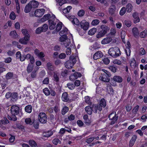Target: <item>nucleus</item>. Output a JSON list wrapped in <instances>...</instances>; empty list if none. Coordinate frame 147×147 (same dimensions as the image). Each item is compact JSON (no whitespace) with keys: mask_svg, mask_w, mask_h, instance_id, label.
Segmentation results:
<instances>
[{"mask_svg":"<svg viewBox=\"0 0 147 147\" xmlns=\"http://www.w3.org/2000/svg\"><path fill=\"white\" fill-rule=\"evenodd\" d=\"M11 112L13 117L11 118L10 116H9L8 117V118L9 119L13 121H16L17 119L16 115H17L21 117L22 115V113L21 110L20 109L19 107L16 105H13L11 106Z\"/></svg>","mask_w":147,"mask_h":147,"instance_id":"f257e3e1","label":"nucleus"},{"mask_svg":"<svg viewBox=\"0 0 147 147\" xmlns=\"http://www.w3.org/2000/svg\"><path fill=\"white\" fill-rule=\"evenodd\" d=\"M108 53L112 57H116L121 55L119 49L117 47H112L109 50Z\"/></svg>","mask_w":147,"mask_h":147,"instance_id":"f03ea898","label":"nucleus"},{"mask_svg":"<svg viewBox=\"0 0 147 147\" xmlns=\"http://www.w3.org/2000/svg\"><path fill=\"white\" fill-rule=\"evenodd\" d=\"M76 62V57L73 55H71L69 57V60L65 63V67L67 68L71 69L73 67Z\"/></svg>","mask_w":147,"mask_h":147,"instance_id":"7ed1b4c3","label":"nucleus"},{"mask_svg":"<svg viewBox=\"0 0 147 147\" xmlns=\"http://www.w3.org/2000/svg\"><path fill=\"white\" fill-rule=\"evenodd\" d=\"M100 28L102 30L98 32L96 36V37L98 38L103 37L107 33V30H108V27L104 25H101Z\"/></svg>","mask_w":147,"mask_h":147,"instance_id":"20e7f679","label":"nucleus"},{"mask_svg":"<svg viewBox=\"0 0 147 147\" xmlns=\"http://www.w3.org/2000/svg\"><path fill=\"white\" fill-rule=\"evenodd\" d=\"M109 118L111 120V124L113 125L116 123L118 119V116L115 112H113L109 115Z\"/></svg>","mask_w":147,"mask_h":147,"instance_id":"39448f33","label":"nucleus"},{"mask_svg":"<svg viewBox=\"0 0 147 147\" xmlns=\"http://www.w3.org/2000/svg\"><path fill=\"white\" fill-rule=\"evenodd\" d=\"M38 3L35 1L32 0L25 7V9H30L32 8H36L38 5Z\"/></svg>","mask_w":147,"mask_h":147,"instance_id":"423d86ee","label":"nucleus"},{"mask_svg":"<svg viewBox=\"0 0 147 147\" xmlns=\"http://www.w3.org/2000/svg\"><path fill=\"white\" fill-rule=\"evenodd\" d=\"M59 38V40L61 42H64V45L65 47L69 46L70 43V39L68 38L66 35L61 36Z\"/></svg>","mask_w":147,"mask_h":147,"instance_id":"0eeeda50","label":"nucleus"},{"mask_svg":"<svg viewBox=\"0 0 147 147\" xmlns=\"http://www.w3.org/2000/svg\"><path fill=\"white\" fill-rule=\"evenodd\" d=\"M38 119L42 123H45L47 121V118L45 114L43 112L40 113L38 115Z\"/></svg>","mask_w":147,"mask_h":147,"instance_id":"6e6552de","label":"nucleus"},{"mask_svg":"<svg viewBox=\"0 0 147 147\" xmlns=\"http://www.w3.org/2000/svg\"><path fill=\"white\" fill-rule=\"evenodd\" d=\"M60 11L68 18L70 19L73 17L71 10H60Z\"/></svg>","mask_w":147,"mask_h":147,"instance_id":"1a4fd4ad","label":"nucleus"},{"mask_svg":"<svg viewBox=\"0 0 147 147\" xmlns=\"http://www.w3.org/2000/svg\"><path fill=\"white\" fill-rule=\"evenodd\" d=\"M81 27L84 30H87L89 26V23L85 20H82L80 23Z\"/></svg>","mask_w":147,"mask_h":147,"instance_id":"9d476101","label":"nucleus"},{"mask_svg":"<svg viewBox=\"0 0 147 147\" xmlns=\"http://www.w3.org/2000/svg\"><path fill=\"white\" fill-rule=\"evenodd\" d=\"M30 37V35L28 34L27 35L25 36L24 38H20L19 39V42L23 44L26 45L29 40Z\"/></svg>","mask_w":147,"mask_h":147,"instance_id":"9b49d317","label":"nucleus"},{"mask_svg":"<svg viewBox=\"0 0 147 147\" xmlns=\"http://www.w3.org/2000/svg\"><path fill=\"white\" fill-rule=\"evenodd\" d=\"M45 10H36L34 13L30 14V16H35L36 17L42 16L44 13Z\"/></svg>","mask_w":147,"mask_h":147,"instance_id":"f8f14e48","label":"nucleus"},{"mask_svg":"<svg viewBox=\"0 0 147 147\" xmlns=\"http://www.w3.org/2000/svg\"><path fill=\"white\" fill-rule=\"evenodd\" d=\"M34 53L42 61H45V59L43 58L45 57V55L43 52H40L38 49H36L34 50Z\"/></svg>","mask_w":147,"mask_h":147,"instance_id":"ddd939ff","label":"nucleus"},{"mask_svg":"<svg viewBox=\"0 0 147 147\" xmlns=\"http://www.w3.org/2000/svg\"><path fill=\"white\" fill-rule=\"evenodd\" d=\"M81 76V74L80 73L75 72L73 75H71L69 76V78L71 81H73L77 79L78 78L80 77Z\"/></svg>","mask_w":147,"mask_h":147,"instance_id":"4468645a","label":"nucleus"},{"mask_svg":"<svg viewBox=\"0 0 147 147\" xmlns=\"http://www.w3.org/2000/svg\"><path fill=\"white\" fill-rule=\"evenodd\" d=\"M49 18H53V19H55V15L53 14L52 15V16L51 17L50 14H47L44 15L43 17L40 19V21L41 22H44L48 20Z\"/></svg>","mask_w":147,"mask_h":147,"instance_id":"2eb2a0df","label":"nucleus"},{"mask_svg":"<svg viewBox=\"0 0 147 147\" xmlns=\"http://www.w3.org/2000/svg\"><path fill=\"white\" fill-rule=\"evenodd\" d=\"M9 123V121L7 119L1 120L0 121V127L2 129L5 130L6 129V127L4 125Z\"/></svg>","mask_w":147,"mask_h":147,"instance_id":"dca6fc26","label":"nucleus"},{"mask_svg":"<svg viewBox=\"0 0 147 147\" xmlns=\"http://www.w3.org/2000/svg\"><path fill=\"white\" fill-rule=\"evenodd\" d=\"M126 47L125 49V52L127 56H129L130 55L131 51L130 50V44L129 41L127 42L126 44L125 45Z\"/></svg>","mask_w":147,"mask_h":147,"instance_id":"f3484780","label":"nucleus"},{"mask_svg":"<svg viewBox=\"0 0 147 147\" xmlns=\"http://www.w3.org/2000/svg\"><path fill=\"white\" fill-rule=\"evenodd\" d=\"M92 111L94 113H96L97 111H101L102 110V108L100 107L99 105H94L92 106Z\"/></svg>","mask_w":147,"mask_h":147,"instance_id":"a211bd4d","label":"nucleus"},{"mask_svg":"<svg viewBox=\"0 0 147 147\" xmlns=\"http://www.w3.org/2000/svg\"><path fill=\"white\" fill-rule=\"evenodd\" d=\"M103 56L102 53L100 51H98L96 52L94 55L93 59L95 60L99 59Z\"/></svg>","mask_w":147,"mask_h":147,"instance_id":"6ab92c4d","label":"nucleus"},{"mask_svg":"<svg viewBox=\"0 0 147 147\" xmlns=\"http://www.w3.org/2000/svg\"><path fill=\"white\" fill-rule=\"evenodd\" d=\"M137 138V136L136 135H134L132 136L129 143V146L130 147H132L134 145Z\"/></svg>","mask_w":147,"mask_h":147,"instance_id":"aec40b11","label":"nucleus"},{"mask_svg":"<svg viewBox=\"0 0 147 147\" xmlns=\"http://www.w3.org/2000/svg\"><path fill=\"white\" fill-rule=\"evenodd\" d=\"M16 59H19L21 61H24V57L23 55H21L20 52L18 51L17 52L16 54Z\"/></svg>","mask_w":147,"mask_h":147,"instance_id":"412c9836","label":"nucleus"},{"mask_svg":"<svg viewBox=\"0 0 147 147\" xmlns=\"http://www.w3.org/2000/svg\"><path fill=\"white\" fill-rule=\"evenodd\" d=\"M54 19H53L54 20H50L49 21V28L51 30H53L55 27L56 23L54 22L55 20Z\"/></svg>","mask_w":147,"mask_h":147,"instance_id":"4be33fe9","label":"nucleus"},{"mask_svg":"<svg viewBox=\"0 0 147 147\" xmlns=\"http://www.w3.org/2000/svg\"><path fill=\"white\" fill-rule=\"evenodd\" d=\"M112 40L111 37H107L104 38L101 41V43L102 45H105L110 43Z\"/></svg>","mask_w":147,"mask_h":147,"instance_id":"5701e85b","label":"nucleus"},{"mask_svg":"<svg viewBox=\"0 0 147 147\" xmlns=\"http://www.w3.org/2000/svg\"><path fill=\"white\" fill-rule=\"evenodd\" d=\"M133 16L134 18V22L136 23L139 22L140 21V19L138 16V14L136 13H135L133 14Z\"/></svg>","mask_w":147,"mask_h":147,"instance_id":"b1692460","label":"nucleus"},{"mask_svg":"<svg viewBox=\"0 0 147 147\" xmlns=\"http://www.w3.org/2000/svg\"><path fill=\"white\" fill-rule=\"evenodd\" d=\"M69 32L68 29L66 28H63L62 30L59 33L60 36L66 35Z\"/></svg>","mask_w":147,"mask_h":147,"instance_id":"393cba45","label":"nucleus"},{"mask_svg":"<svg viewBox=\"0 0 147 147\" xmlns=\"http://www.w3.org/2000/svg\"><path fill=\"white\" fill-rule=\"evenodd\" d=\"M25 121L26 124L31 125L34 122V119H31L30 118H28L25 119Z\"/></svg>","mask_w":147,"mask_h":147,"instance_id":"a878e982","label":"nucleus"},{"mask_svg":"<svg viewBox=\"0 0 147 147\" xmlns=\"http://www.w3.org/2000/svg\"><path fill=\"white\" fill-rule=\"evenodd\" d=\"M113 80L115 82L119 83L121 82L122 81V78L119 76H114Z\"/></svg>","mask_w":147,"mask_h":147,"instance_id":"bb28decb","label":"nucleus"},{"mask_svg":"<svg viewBox=\"0 0 147 147\" xmlns=\"http://www.w3.org/2000/svg\"><path fill=\"white\" fill-rule=\"evenodd\" d=\"M46 67H47V70L53 71L54 69V66L50 62H48L47 63Z\"/></svg>","mask_w":147,"mask_h":147,"instance_id":"cd10ccee","label":"nucleus"},{"mask_svg":"<svg viewBox=\"0 0 147 147\" xmlns=\"http://www.w3.org/2000/svg\"><path fill=\"white\" fill-rule=\"evenodd\" d=\"M68 94L66 92L63 93L61 97V99L63 101L65 102H67L68 100Z\"/></svg>","mask_w":147,"mask_h":147,"instance_id":"c85d7f7f","label":"nucleus"},{"mask_svg":"<svg viewBox=\"0 0 147 147\" xmlns=\"http://www.w3.org/2000/svg\"><path fill=\"white\" fill-rule=\"evenodd\" d=\"M53 134V132L51 131L44 132L43 133V136L45 137H49L52 136Z\"/></svg>","mask_w":147,"mask_h":147,"instance_id":"c756f323","label":"nucleus"},{"mask_svg":"<svg viewBox=\"0 0 147 147\" xmlns=\"http://www.w3.org/2000/svg\"><path fill=\"white\" fill-rule=\"evenodd\" d=\"M132 32L134 36H137L139 35V32L138 30L136 27H134L132 28Z\"/></svg>","mask_w":147,"mask_h":147,"instance_id":"7c9ffc66","label":"nucleus"},{"mask_svg":"<svg viewBox=\"0 0 147 147\" xmlns=\"http://www.w3.org/2000/svg\"><path fill=\"white\" fill-rule=\"evenodd\" d=\"M9 35L12 37L15 38H17L18 37V35L15 30L11 31Z\"/></svg>","mask_w":147,"mask_h":147,"instance_id":"2f4dec72","label":"nucleus"},{"mask_svg":"<svg viewBox=\"0 0 147 147\" xmlns=\"http://www.w3.org/2000/svg\"><path fill=\"white\" fill-rule=\"evenodd\" d=\"M85 110L87 113L91 115L92 113V109L90 106L86 107L85 108Z\"/></svg>","mask_w":147,"mask_h":147,"instance_id":"473e14b6","label":"nucleus"},{"mask_svg":"<svg viewBox=\"0 0 147 147\" xmlns=\"http://www.w3.org/2000/svg\"><path fill=\"white\" fill-rule=\"evenodd\" d=\"M130 63L131 66L132 68H135L136 67V61L134 58H132L130 62Z\"/></svg>","mask_w":147,"mask_h":147,"instance_id":"72a5a7b5","label":"nucleus"},{"mask_svg":"<svg viewBox=\"0 0 147 147\" xmlns=\"http://www.w3.org/2000/svg\"><path fill=\"white\" fill-rule=\"evenodd\" d=\"M99 105H100L101 108H102V107H105L106 105V102L104 98L101 99L100 101Z\"/></svg>","mask_w":147,"mask_h":147,"instance_id":"f704fd0d","label":"nucleus"},{"mask_svg":"<svg viewBox=\"0 0 147 147\" xmlns=\"http://www.w3.org/2000/svg\"><path fill=\"white\" fill-rule=\"evenodd\" d=\"M96 31V29L95 28H93L90 30L88 32V34L89 35H93L95 34Z\"/></svg>","mask_w":147,"mask_h":147,"instance_id":"c9c22d12","label":"nucleus"},{"mask_svg":"<svg viewBox=\"0 0 147 147\" xmlns=\"http://www.w3.org/2000/svg\"><path fill=\"white\" fill-rule=\"evenodd\" d=\"M32 106L30 105H28L25 108V111L28 113H31L32 111Z\"/></svg>","mask_w":147,"mask_h":147,"instance_id":"e433bc0d","label":"nucleus"},{"mask_svg":"<svg viewBox=\"0 0 147 147\" xmlns=\"http://www.w3.org/2000/svg\"><path fill=\"white\" fill-rule=\"evenodd\" d=\"M146 53V52L143 48H140L139 50V55L142 56L145 55Z\"/></svg>","mask_w":147,"mask_h":147,"instance_id":"4c0bfd02","label":"nucleus"},{"mask_svg":"<svg viewBox=\"0 0 147 147\" xmlns=\"http://www.w3.org/2000/svg\"><path fill=\"white\" fill-rule=\"evenodd\" d=\"M99 47L98 46V45L97 43L94 44L90 46L89 49L91 51H93L94 50L98 49Z\"/></svg>","mask_w":147,"mask_h":147,"instance_id":"58836bf2","label":"nucleus"},{"mask_svg":"<svg viewBox=\"0 0 147 147\" xmlns=\"http://www.w3.org/2000/svg\"><path fill=\"white\" fill-rule=\"evenodd\" d=\"M53 80L56 82H58L59 80V75L57 72H54Z\"/></svg>","mask_w":147,"mask_h":147,"instance_id":"ea45409f","label":"nucleus"},{"mask_svg":"<svg viewBox=\"0 0 147 147\" xmlns=\"http://www.w3.org/2000/svg\"><path fill=\"white\" fill-rule=\"evenodd\" d=\"M147 34V30H144L143 31L140 32V36L142 38L145 37Z\"/></svg>","mask_w":147,"mask_h":147,"instance_id":"a19ab883","label":"nucleus"},{"mask_svg":"<svg viewBox=\"0 0 147 147\" xmlns=\"http://www.w3.org/2000/svg\"><path fill=\"white\" fill-rule=\"evenodd\" d=\"M63 24L62 22H59L57 24L56 27V31L58 32L62 28Z\"/></svg>","mask_w":147,"mask_h":147,"instance_id":"79ce46f5","label":"nucleus"},{"mask_svg":"<svg viewBox=\"0 0 147 147\" xmlns=\"http://www.w3.org/2000/svg\"><path fill=\"white\" fill-rule=\"evenodd\" d=\"M69 111V108L67 106H65L61 110V113L63 115H64Z\"/></svg>","mask_w":147,"mask_h":147,"instance_id":"37998d69","label":"nucleus"},{"mask_svg":"<svg viewBox=\"0 0 147 147\" xmlns=\"http://www.w3.org/2000/svg\"><path fill=\"white\" fill-rule=\"evenodd\" d=\"M100 22V21L98 20L95 19L93 20L91 23V24L93 26H95L98 25Z\"/></svg>","mask_w":147,"mask_h":147,"instance_id":"c03bdc74","label":"nucleus"},{"mask_svg":"<svg viewBox=\"0 0 147 147\" xmlns=\"http://www.w3.org/2000/svg\"><path fill=\"white\" fill-rule=\"evenodd\" d=\"M100 79L104 82H108L109 81V79L105 77V76L104 75L102 76H100L99 77Z\"/></svg>","mask_w":147,"mask_h":147,"instance_id":"a18cd8bd","label":"nucleus"},{"mask_svg":"<svg viewBox=\"0 0 147 147\" xmlns=\"http://www.w3.org/2000/svg\"><path fill=\"white\" fill-rule=\"evenodd\" d=\"M13 74L12 73H8L6 75V78L7 80L11 79L13 77Z\"/></svg>","mask_w":147,"mask_h":147,"instance_id":"49530a36","label":"nucleus"},{"mask_svg":"<svg viewBox=\"0 0 147 147\" xmlns=\"http://www.w3.org/2000/svg\"><path fill=\"white\" fill-rule=\"evenodd\" d=\"M29 144L32 147H36L37 146V144L36 142L33 140H29Z\"/></svg>","mask_w":147,"mask_h":147,"instance_id":"de8ad7c7","label":"nucleus"},{"mask_svg":"<svg viewBox=\"0 0 147 147\" xmlns=\"http://www.w3.org/2000/svg\"><path fill=\"white\" fill-rule=\"evenodd\" d=\"M83 118L84 119L86 123H90V121L88 119V116L87 115H84L83 116Z\"/></svg>","mask_w":147,"mask_h":147,"instance_id":"09e8293b","label":"nucleus"},{"mask_svg":"<svg viewBox=\"0 0 147 147\" xmlns=\"http://www.w3.org/2000/svg\"><path fill=\"white\" fill-rule=\"evenodd\" d=\"M107 90L109 93H112L113 92V89L110 85H108L107 87Z\"/></svg>","mask_w":147,"mask_h":147,"instance_id":"8fccbe9b","label":"nucleus"},{"mask_svg":"<svg viewBox=\"0 0 147 147\" xmlns=\"http://www.w3.org/2000/svg\"><path fill=\"white\" fill-rule=\"evenodd\" d=\"M71 22L73 24L78 25L79 24V22L76 18H74L71 20Z\"/></svg>","mask_w":147,"mask_h":147,"instance_id":"3c124183","label":"nucleus"},{"mask_svg":"<svg viewBox=\"0 0 147 147\" xmlns=\"http://www.w3.org/2000/svg\"><path fill=\"white\" fill-rule=\"evenodd\" d=\"M69 1L68 0H60L58 4L60 6H61L63 4L69 3Z\"/></svg>","mask_w":147,"mask_h":147,"instance_id":"603ef678","label":"nucleus"},{"mask_svg":"<svg viewBox=\"0 0 147 147\" xmlns=\"http://www.w3.org/2000/svg\"><path fill=\"white\" fill-rule=\"evenodd\" d=\"M112 62L114 64H117L118 65H120L121 64V61L118 59H115L113 60Z\"/></svg>","mask_w":147,"mask_h":147,"instance_id":"864d4df0","label":"nucleus"},{"mask_svg":"<svg viewBox=\"0 0 147 147\" xmlns=\"http://www.w3.org/2000/svg\"><path fill=\"white\" fill-rule=\"evenodd\" d=\"M43 91L45 94L46 96H48L50 94V91L48 88H45L43 90Z\"/></svg>","mask_w":147,"mask_h":147,"instance_id":"5fc2aeb1","label":"nucleus"},{"mask_svg":"<svg viewBox=\"0 0 147 147\" xmlns=\"http://www.w3.org/2000/svg\"><path fill=\"white\" fill-rule=\"evenodd\" d=\"M33 66L30 64H29L27 67V71L30 73L32 71L33 69Z\"/></svg>","mask_w":147,"mask_h":147,"instance_id":"6e6d98bb","label":"nucleus"},{"mask_svg":"<svg viewBox=\"0 0 147 147\" xmlns=\"http://www.w3.org/2000/svg\"><path fill=\"white\" fill-rule=\"evenodd\" d=\"M67 86L70 90H73L75 88L74 85L72 83H69L67 84Z\"/></svg>","mask_w":147,"mask_h":147,"instance_id":"4d7b16f0","label":"nucleus"},{"mask_svg":"<svg viewBox=\"0 0 147 147\" xmlns=\"http://www.w3.org/2000/svg\"><path fill=\"white\" fill-rule=\"evenodd\" d=\"M116 32V30L115 28H112L110 30V34L111 35H115Z\"/></svg>","mask_w":147,"mask_h":147,"instance_id":"13d9d810","label":"nucleus"},{"mask_svg":"<svg viewBox=\"0 0 147 147\" xmlns=\"http://www.w3.org/2000/svg\"><path fill=\"white\" fill-rule=\"evenodd\" d=\"M85 14L84 10H80L78 12V15L80 17L83 16Z\"/></svg>","mask_w":147,"mask_h":147,"instance_id":"bf43d9fd","label":"nucleus"},{"mask_svg":"<svg viewBox=\"0 0 147 147\" xmlns=\"http://www.w3.org/2000/svg\"><path fill=\"white\" fill-rule=\"evenodd\" d=\"M85 102L88 104L89 105H90L91 102H90V99L89 97L88 96H86L84 98Z\"/></svg>","mask_w":147,"mask_h":147,"instance_id":"052dcab7","label":"nucleus"},{"mask_svg":"<svg viewBox=\"0 0 147 147\" xmlns=\"http://www.w3.org/2000/svg\"><path fill=\"white\" fill-rule=\"evenodd\" d=\"M109 69L113 73H115L116 71L117 68L115 66H111L109 67Z\"/></svg>","mask_w":147,"mask_h":147,"instance_id":"680f3d73","label":"nucleus"},{"mask_svg":"<svg viewBox=\"0 0 147 147\" xmlns=\"http://www.w3.org/2000/svg\"><path fill=\"white\" fill-rule=\"evenodd\" d=\"M53 143L55 145H57L58 143L60 144L61 142L58 139H55L53 140Z\"/></svg>","mask_w":147,"mask_h":147,"instance_id":"e2e57ef3","label":"nucleus"},{"mask_svg":"<svg viewBox=\"0 0 147 147\" xmlns=\"http://www.w3.org/2000/svg\"><path fill=\"white\" fill-rule=\"evenodd\" d=\"M124 24L127 27H129L131 25V22L128 20L125 21L124 22Z\"/></svg>","mask_w":147,"mask_h":147,"instance_id":"0e129e2a","label":"nucleus"},{"mask_svg":"<svg viewBox=\"0 0 147 147\" xmlns=\"http://www.w3.org/2000/svg\"><path fill=\"white\" fill-rule=\"evenodd\" d=\"M41 28L42 32H45L48 29V26L47 24H45L41 27Z\"/></svg>","mask_w":147,"mask_h":147,"instance_id":"69168bd1","label":"nucleus"},{"mask_svg":"<svg viewBox=\"0 0 147 147\" xmlns=\"http://www.w3.org/2000/svg\"><path fill=\"white\" fill-rule=\"evenodd\" d=\"M22 32L24 36H27V34H29L27 30L25 29H22Z\"/></svg>","mask_w":147,"mask_h":147,"instance_id":"338daca9","label":"nucleus"},{"mask_svg":"<svg viewBox=\"0 0 147 147\" xmlns=\"http://www.w3.org/2000/svg\"><path fill=\"white\" fill-rule=\"evenodd\" d=\"M9 17L11 19L14 20L16 18L15 13L13 12H11L10 15Z\"/></svg>","mask_w":147,"mask_h":147,"instance_id":"774afa93","label":"nucleus"}]
</instances>
